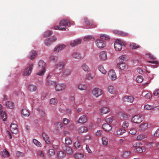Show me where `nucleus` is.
I'll list each match as a JSON object with an SVG mask.
<instances>
[{"mask_svg":"<svg viewBox=\"0 0 159 159\" xmlns=\"http://www.w3.org/2000/svg\"><path fill=\"white\" fill-rule=\"evenodd\" d=\"M110 37L106 34H101L99 39L96 41V44L99 48H103L106 46V43L103 40V39L108 40L110 39Z\"/></svg>","mask_w":159,"mask_h":159,"instance_id":"obj_1","label":"nucleus"},{"mask_svg":"<svg viewBox=\"0 0 159 159\" xmlns=\"http://www.w3.org/2000/svg\"><path fill=\"white\" fill-rule=\"evenodd\" d=\"M45 63L43 61L40 60L39 61L38 68V70L39 71L37 73V75H42L44 74L45 71Z\"/></svg>","mask_w":159,"mask_h":159,"instance_id":"obj_2","label":"nucleus"},{"mask_svg":"<svg viewBox=\"0 0 159 159\" xmlns=\"http://www.w3.org/2000/svg\"><path fill=\"white\" fill-rule=\"evenodd\" d=\"M92 95L96 98H98L103 94L102 90L98 88H95L92 91Z\"/></svg>","mask_w":159,"mask_h":159,"instance_id":"obj_3","label":"nucleus"},{"mask_svg":"<svg viewBox=\"0 0 159 159\" xmlns=\"http://www.w3.org/2000/svg\"><path fill=\"white\" fill-rule=\"evenodd\" d=\"M143 116L142 115H137L134 116L131 121L134 123L139 124L143 120Z\"/></svg>","mask_w":159,"mask_h":159,"instance_id":"obj_4","label":"nucleus"},{"mask_svg":"<svg viewBox=\"0 0 159 159\" xmlns=\"http://www.w3.org/2000/svg\"><path fill=\"white\" fill-rule=\"evenodd\" d=\"M34 65L32 63H30L26 67L23 71V75L25 76L29 75L31 73L32 70L33 68Z\"/></svg>","mask_w":159,"mask_h":159,"instance_id":"obj_5","label":"nucleus"},{"mask_svg":"<svg viewBox=\"0 0 159 159\" xmlns=\"http://www.w3.org/2000/svg\"><path fill=\"white\" fill-rule=\"evenodd\" d=\"M122 42L120 40H116L114 45L115 50L117 51H121L122 49Z\"/></svg>","mask_w":159,"mask_h":159,"instance_id":"obj_6","label":"nucleus"},{"mask_svg":"<svg viewBox=\"0 0 159 159\" xmlns=\"http://www.w3.org/2000/svg\"><path fill=\"white\" fill-rule=\"evenodd\" d=\"M84 21L86 25L89 26L90 28H93L96 27L97 25L94 24L92 21L89 20L86 18L84 19Z\"/></svg>","mask_w":159,"mask_h":159,"instance_id":"obj_7","label":"nucleus"},{"mask_svg":"<svg viewBox=\"0 0 159 159\" xmlns=\"http://www.w3.org/2000/svg\"><path fill=\"white\" fill-rule=\"evenodd\" d=\"M66 87L65 84H58L56 85L55 89L57 91H61L65 90Z\"/></svg>","mask_w":159,"mask_h":159,"instance_id":"obj_8","label":"nucleus"},{"mask_svg":"<svg viewBox=\"0 0 159 159\" xmlns=\"http://www.w3.org/2000/svg\"><path fill=\"white\" fill-rule=\"evenodd\" d=\"M56 40L57 39L56 37L52 36L45 40L44 41V43L46 46H49Z\"/></svg>","mask_w":159,"mask_h":159,"instance_id":"obj_9","label":"nucleus"},{"mask_svg":"<svg viewBox=\"0 0 159 159\" xmlns=\"http://www.w3.org/2000/svg\"><path fill=\"white\" fill-rule=\"evenodd\" d=\"M10 130L11 132L14 134H16L18 133L17 125L13 123H12L10 127Z\"/></svg>","mask_w":159,"mask_h":159,"instance_id":"obj_10","label":"nucleus"},{"mask_svg":"<svg viewBox=\"0 0 159 159\" xmlns=\"http://www.w3.org/2000/svg\"><path fill=\"white\" fill-rule=\"evenodd\" d=\"M70 23L68 20L63 19L61 20L60 22L59 26H70Z\"/></svg>","mask_w":159,"mask_h":159,"instance_id":"obj_11","label":"nucleus"},{"mask_svg":"<svg viewBox=\"0 0 159 159\" xmlns=\"http://www.w3.org/2000/svg\"><path fill=\"white\" fill-rule=\"evenodd\" d=\"M65 65V62L63 61H61L55 65V68L56 69L61 70L63 69Z\"/></svg>","mask_w":159,"mask_h":159,"instance_id":"obj_12","label":"nucleus"},{"mask_svg":"<svg viewBox=\"0 0 159 159\" xmlns=\"http://www.w3.org/2000/svg\"><path fill=\"white\" fill-rule=\"evenodd\" d=\"M0 115L3 121H5L7 119V115L5 111H2V106L0 104Z\"/></svg>","mask_w":159,"mask_h":159,"instance_id":"obj_13","label":"nucleus"},{"mask_svg":"<svg viewBox=\"0 0 159 159\" xmlns=\"http://www.w3.org/2000/svg\"><path fill=\"white\" fill-rule=\"evenodd\" d=\"M111 111L110 109L106 107H103L100 109V112L102 114L108 113Z\"/></svg>","mask_w":159,"mask_h":159,"instance_id":"obj_14","label":"nucleus"},{"mask_svg":"<svg viewBox=\"0 0 159 159\" xmlns=\"http://www.w3.org/2000/svg\"><path fill=\"white\" fill-rule=\"evenodd\" d=\"M63 150L69 154H71L73 153L72 149L69 146L64 145L62 147Z\"/></svg>","mask_w":159,"mask_h":159,"instance_id":"obj_15","label":"nucleus"},{"mask_svg":"<svg viewBox=\"0 0 159 159\" xmlns=\"http://www.w3.org/2000/svg\"><path fill=\"white\" fill-rule=\"evenodd\" d=\"M108 75L109 77L112 80H115L116 78V73L113 70H110L108 73Z\"/></svg>","mask_w":159,"mask_h":159,"instance_id":"obj_16","label":"nucleus"},{"mask_svg":"<svg viewBox=\"0 0 159 159\" xmlns=\"http://www.w3.org/2000/svg\"><path fill=\"white\" fill-rule=\"evenodd\" d=\"M123 100L124 102L132 103L134 100V98L132 96L126 95L123 97Z\"/></svg>","mask_w":159,"mask_h":159,"instance_id":"obj_17","label":"nucleus"},{"mask_svg":"<svg viewBox=\"0 0 159 159\" xmlns=\"http://www.w3.org/2000/svg\"><path fill=\"white\" fill-rule=\"evenodd\" d=\"M139 130L141 131H144L148 128V124L147 123H143L139 126Z\"/></svg>","mask_w":159,"mask_h":159,"instance_id":"obj_18","label":"nucleus"},{"mask_svg":"<svg viewBox=\"0 0 159 159\" xmlns=\"http://www.w3.org/2000/svg\"><path fill=\"white\" fill-rule=\"evenodd\" d=\"M99 57L100 60H105L107 58V52L105 51H102L99 54Z\"/></svg>","mask_w":159,"mask_h":159,"instance_id":"obj_19","label":"nucleus"},{"mask_svg":"<svg viewBox=\"0 0 159 159\" xmlns=\"http://www.w3.org/2000/svg\"><path fill=\"white\" fill-rule=\"evenodd\" d=\"M81 42V40L78 39L73 41H71L70 43V45L72 47H74L80 44Z\"/></svg>","mask_w":159,"mask_h":159,"instance_id":"obj_20","label":"nucleus"},{"mask_svg":"<svg viewBox=\"0 0 159 159\" xmlns=\"http://www.w3.org/2000/svg\"><path fill=\"white\" fill-rule=\"evenodd\" d=\"M87 121V118L84 115L81 116L79 118L78 122V123L81 124H84Z\"/></svg>","mask_w":159,"mask_h":159,"instance_id":"obj_21","label":"nucleus"},{"mask_svg":"<svg viewBox=\"0 0 159 159\" xmlns=\"http://www.w3.org/2000/svg\"><path fill=\"white\" fill-rule=\"evenodd\" d=\"M65 47V45L63 44L59 45L56 47L54 49V52H58L59 51L64 49Z\"/></svg>","mask_w":159,"mask_h":159,"instance_id":"obj_22","label":"nucleus"},{"mask_svg":"<svg viewBox=\"0 0 159 159\" xmlns=\"http://www.w3.org/2000/svg\"><path fill=\"white\" fill-rule=\"evenodd\" d=\"M114 33L116 34L122 36H127L129 35V34L127 33L118 30L114 31Z\"/></svg>","mask_w":159,"mask_h":159,"instance_id":"obj_23","label":"nucleus"},{"mask_svg":"<svg viewBox=\"0 0 159 159\" xmlns=\"http://www.w3.org/2000/svg\"><path fill=\"white\" fill-rule=\"evenodd\" d=\"M66 156V154L62 151H60L58 152L57 154V157L58 159H62Z\"/></svg>","mask_w":159,"mask_h":159,"instance_id":"obj_24","label":"nucleus"},{"mask_svg":"<svg viewBox=\"0 0 159 159\" xmlns=\"http://www.w3.org/2000/svg\"><path fill=\"white\" fill-rule=\"evenodd\" d=\"M72 57L75 59H80L81 58L80 54L77 52H73L71 55Z\"/></svg>","mask_w":159,"mask_h":159,"instance_id":"obj_25","label":"nucleus"},{"mask_svg":"<svg viewBox=\"0 0 159 159\" xmlns=\"http://www.w3.org/2000/svg\"><path fill=\"white\" fill-rule=\"evenodd\" d=\"M102 128L104 130L107 131H110L111 129V125L108 124H103L102 125Z\"/></svg>","mask_w":159,"mask_h":159,"instance_id":"obj_26","label":"nucleus"},{"mask_svg":"<svg viewBox=\"0 0 159 159\" xmlns=\"http://www.w3.org/2000/svg\"><path fill=\"white\" fill-rule=\"evenodd\" d=\"M43 139L45 140L46 143L47 144H49L50 142L48 136L45 133H43L42 135Z\"/></svg>","mask_w":159,"mask_h":159,"instance_id":"obj_27","label":"nucleus"},{"mask_svg":"<svg viewBox=\"0 0 159 159\" xmlns=\"http://www.w3.org/2000/svg\"><path fill=\"white\" fill-rule=\"evenodd\" d=\"M87 130L88 129L87 128L84 126L80 127L78 129V131L80 133L86 132Z\"/></svg>","mask_w":159,"mask_h":159,"instance_id":"obj_28","label":"nucleus"},{"mask_svg":"<svg viewBox=\"0 0 159 159\" xmlns=\"http://www.w3.org/2000/svg\"><path fill=\"white\" fill-rule=\"evenodd\" d=\"M22 114L25 116H28L30 114L29 111L25 108L23 109L21 111Z\"/></svg>","mask_w":159,"mask_h":159,"instance_id":"obj_29","label":"nucleus"},{"mask_svg":"<svg viewBox=\"0 0 159 159\" xmlns=\"http://www.w3.org/2000/svg\"><path fill=\"white\" fill-rule=\"evenodd\" d=\"M78 88L81 90H85L87 89V86L86 84L81 83L78 85Z\"/></svg>","mask_w":159,"mask_h":159,"instance_id":"obj_30","label":"nucleus"},{"mask_svg":"<svg viewBox=\"0 0 159 159\" xmlns=\"http://www.w3.org/2000/svg\"><path fill=\"white\" fill-rule=\"evenodd\" d=\"M71 72V70L69 69H66L64 70L63 72L64 76H67L70 75Z\"/></svg>","mask_w":159,"mask_h":159,"instance_id":"obj_31","label":"nucleus"},{"mask_svg":"<svg viewBox=\"0 0 159 159\" xmlns=\"http://www.w3.org/2000/svg\"><path fill=\"white\" fill-rule=\"evenodd\" d=\"M6 107L12 109L14 107V104L11 101H7L5 103Z\"/></svg>","mask_w":159,"mask_h":159,"instance_id":"obj_32","label":"nucleus"},{"mask_svg":"<svg viewBox=\"0 0 159 159\" xmlns=\"http://www.w3.org/2000/svg\"><path fill=\"white\" fill-rule=\"evenodd\" d=\"M37 53L36 51H32L30 53L29 58L32 60L37 56Z\"/></svg>","mask_w":159,"mask_h":159,"instance_id":"obj_33","label":"nucleus"},{"mask_svg":"<svg viewBox=\"0 0 159 159\" xmlns=\"http://www.w3.org/2000/svg\"><path fill=\"white\" fill-rule=\"evenodd\" d=\"M48 156L49 157H52L55 154V151L53 149H50L47 152Z\"/></svg>","mask_w":159,"mask_h":159,"instance_id":"obj_34","label":"nucleus"},{"mask_svg":"<svg viewBox=\"0 0 159 159\" xmlns=\"http://www.w3.org/2000/svg\"><path fill=\"white\" fill-rule=\"evenodd\" d=\"M1 155L4 157H8L9 156L10 154L9 152L6 150H4L2 151H1L0 152Z\"/></svg>","mask_w":159,"mask_h":159,"instance_id":"obj_35","label":"nucleus"},{"mask_svg":"<svg viewBox=\"0 0 159 159\" xmlns=\"http://www.w3.org/2000/svg\"><path fill=\"white\" fill-rule=\"evenodd\" d=\"M118 67L120 70H124L126 67V65L125 63L121 62L117 64Z\"/></svg>","mask_w":159,"mask_h":159,"instance_id":"obj_36","label":"nucleus"},{"mask_svg":"<svg viewBox=\"0 0 159 159\" xmlns=\"http://www.w3.org/2000/svg\"><path fill=\"white\" fill-rule=\"evenodd\" d=\"M82 68L84 71L87 72H88L90 70L89 67L85 64H84L82 65Z\"/></svg>","mask_w":159,"mask_h":159,"instance_id":"obj_37","label":"nucleus"},{"mask_svg":"<svg viewBox=\"0 0 159 159\" xmlns=\"http://www.w3.org/2000/svg\"><path fill=\"white\" fill-rule=\"evenodd\" d=\"M108 92L114 94L116 93V91L113 86L111 85L109 86L108 88Z\"/></svg>","mask_w":159,"mask_h":159,"instance_id":"obj_38","label":"nucleus"},{"mask_svg":"<svg viewBox=\"0 0 159 159\" xmlns=\"http://www.w3.org/2000/svg\"><path fill=\"white\" fill-rule=\"evenodd\" d=\"M28 90L31 92H34L36 91L37 89L36 86L33 84H30L28 87Z\"/></svg>","mask_w":159,"mask_h":159,"instance_id":"obj_39","label":"nucleus"},{"mask_svg":"<svg viewBox=\"0 0 159 159\" xmlns=\"http://www.w3.org/2000/svg\"><path fill=\"white\" fill-rule=\"evenodd\" d=\"M135 149L137 152L139 153L144 152L146 150V149L144 147L139 146L136 148Z\"/></svg>","mask_w":159,"mask_h":159,"instance_id":"obj_40","label":"nucleus"},{"mask_svg":"<svg viewBox=\"0 0 159 159\" xmlns=\"http://www.w3.org/2000/svg\"><path fill=\"white\" fill-rule=\"evenodd\" d=\"M147 137L146 135L141 134L138 135L136 139L138 140H141L147 138Z\"/></svg>","mask_w":159,"mask_h":159,"instance_id":"obj_41","label":"nucleus"},{"mask_svg":"<svg viewBox=\"0 0 159 159\" xmlns=\"http://www.w3.org/2000/svg\"><path fill=\"white\" fill-rule=\"evenodd\" d=\"M99 70L103 74H106L107 73L106 70L105 69L102 65L98 67Z\"/></svg>","mask_w":159,"mask_h":159,"instance_id":"obj_42","label":"nucleus"},{"mask_svg":"<svg viewBox=\"0 0 159 159\" xmlns=\"http://www.w3.org/2000/svg\"><path fill=\"white\" fill-rule=\"evenodd\" d=\"M126 130L123 129H119L117 130L116 133L118 135H121L125 132Z\"/></svg>","mask_w":159,"mask_h":159,"instance_id":"obj_43","label":"nucleus"},{"mask_svg":"<svg viewBox=\"0 0 159 159\" xmlns=\"http://www.w3.org/2000/svg\"><path fill=\"white\" fill-rule=\"evenodd\" d=\"M102 144L105 146L107 145L108 142V139L105 137H102Z\"/></svg>","mask_w":159,"mask_h":159,"instance_id":"obj_44","label":"nucleus"},{"mask_svg":"<svg viewBox=\"0 0 159 159\" xmlns=\"http://www.w3.org/2000/svg\"><path fill=\"white\" fill-rule=\"evenodd\" d=\"M129 46L130 48L132 49H135L140 47L139 45H137L134 43H131L130 44Z\"/></svg>","mask_w":159,"mask_h":159,"instance_id":"obj_45","label":"nucleus"},{"mask_svg":"<svg viewBox=\"0 0 159 159\" xmlns=\"http://www.w3.org/2000/svg\"><path fill=\"white\" fill-rule=\"evenodd\" d=\"M65 144L66 145H70L72 143V141L70 138L69 137H66L65 138Z\"/></svg>","mask_w":159,"mask_h":159,"instance_id":"obj_46","label":"nucleus"},{"mask_svg":"<svg viewBox=\"0 0 159 159\" xmlns=\"http://www.w3.org/2000/svg\"><path fill=\"white\" fill-rule=\"evenodd\" d=\"M74 157L75 158L77 159H80L83 158L84 157V155L82 153H77L75 155Z\"/></svg>","mask_w":159,"mask_h":159,"instance_id":"obj_47","label":"nucleus"},{"mask_svg":"<svg viewBox=\"0 0 159 159\" xmlns=\"http://www.w3.org/2000/svg\"><path fill=\"white\" fill-rule=\"evenodd\" d=\"M114 120V117L113 116H112L107 118L106 120V121L107 123L111 124Z\"/></svg>","mask_w":159,"mask_h":159,"instance_id":"obj_48","label":"nucleus"},{"mask_svg":"<svg viewBox=\"0 0 159 159\" xmlns=\"http://www.w3.org/2000/svg\"><path fill=\"white\" fill-rule=\"evenodd\" d=\"M33 141L34 144L37 147H40L41 146V144L37 140L34 139Z\"/></svg>","mask_w":159,"mask_h":159,"instance_id":"obj_49","label":"nucleus"},{"mask_svg":"<svg viewBox=\"0 0 159 159\" xmlns=\"http://www.w3.org/2000/svg\"><path fill=\"white\" fill-rule=\"evenodd\" d=\"M153 107L152 106L147 104L145 105L144 107V109L146 110H149L152 109Z\"/></svg>","mask_w":159,"mask_h":159,"instance_id":"obj_50","label":"nucleus"},{"mask_svg":"<svg viewBox=\"0 0 159 159\" xmlns=\"http://www.w3.org/2000/svg\"><path fill=\"white\" fill-rule=\"evenodd\" d=\"M136 80L138 83H141L143 80V78L142 76H138L136 78Z\"/></svg>","mask_w":159,"mask_h":159,"instance_id":"obj_51","label":"nucleus"},{"mask_svg":"<svg viewBox=\"0 0 159 159\" xmlns=\"http://www.w3.org/2000/svg\"><path fill=\"white\" fill-rule=\"evenodd\" d=\"M137 133V130L135 128H131L129 131V133L131 135L135 134Z\"/></svg>","mask_w":159,"mask_h":159,"instance_id":"obj_52","label":"nucleus"},{"mask_svg":"<svg viewBox=\"0 0 159 159\" xmlns=\"http://www.w3.org/2000/svg\"><path fill=\"white\" fill-rule=\"evenodd\" d=\"M61 26H54L53 27V28L55 30H65L66 29V27H61Z\"/></svg>","mask_w":159,"mask_h":159,"instance_id":"obj_53","label":"nucleus"},{"mask_svg":"<svg viewBox=\"0 0 159 159\" xmlns=\"http://www.w3.org/2000/svg\"><path fill=\"white\" fill-rule=\"evenodd\" d=\"M93 78V77L92 76L90 73H88L86 75V79L88 80H92Z\"/></svg>","mask_w":159,"mask_h":159,"instance_id":"obj_54","label":"nucleus"},{"mask_svg":"<svg viewBox=\"0 0 159 159\" xmlns=\"http://www.w3.org/2000/svg\"><path fill=\"white\" fill-rule=\"evenodd\" d=\"M119 61L121 62H123V61L126 60L127 57L125 55H122L120 56L119 57Z\"/></svg>","mask_w":159,"mask_h":159,"instance_id":"obj_55","label":"nucleus"},{"mask_svg":"<svg viewBox=\"0 0 159 159\" xmlns=\"http://www.w3.org/2000/svg\"><path fill=\"white\" fill-rule=\"evenodd\" d=\"M50 102L51 104L55 105L57 102V100L55 98H53L50 99Z\"/></svg>","mask_w":159,"mask_h":159,"instance_id":"obj_56","label":"nucleus"},{"mask_svg":"<svg viewBox=\"0 0 159 159\" xmlns=\"http://www.w3.org/2000/svg\"><path fill=\"white\" fill-rule=\"evenodd\" d=\"M94 39L91 36H88L85 37L84 38V41H89L91 39L92 40H94Z\"/></svg>","mask_w":159,"mask_h":159,"instance_id":"obj_57","label":"nucleus"},{"mask_svg":"<svg viewBox=\"0 0 159 159\" xmlns=\"http://www.w3.org/2000/svg\"><path fill=\"white\" fill-rule=\"evenodd\" d=\"M130 154V152L129 151H126L124 152L122 156L124 157H127L129 156Z\"/></svg>","mask_w":159,"mask_h":159,"instance_id":"obj_58","label":"nucleus"},{"mask_svg":"<svg viewBox=\"0 0 159 159\" xmlns=\"http://www.w3.org/2000/svg\"><path fill=\"white\" fill-rule=\"evenodd\" d=\"M52 32L51 31H47L44 33V36L45 37L49 36L52 34Z\"/></svg>","mask_w":159,"mask_h":159,"instance_id":"obj_59","label":"nucleus"},{"mask_svg":"<svg viewBox=\"0 0 159 159\" xmlns=\"http://www.w3.org/2000/svg\"><path fill=\"white\" fill-rule=\"evenodd\" d=\"M129 124L128 122L124 121L122 124V127L124 129L126 128L129 126Z\"/></svg>","mask_w":159,"mask_h":159,"instance_id":"obj_60","label":"nucleus"},{"mask_svg":"<svg viewBox=\"0 0 159 159\" xmlns=\"http://www.w3.org/2000/svg\"><path fill=\"white\" fill-rule=\"evenodd\" d=\"M74 146L76 148H79L80 146V144L79 141L75 142L74 143Z\"/></svg>","mask_w":159,"mask_h":159,"instance_id":"obj_61","label":"nucleus"},{"mask_svg":"<svg viewBox=\"0 0 159 159\" xmlns=\"http://www.w3.org/2000/svg\"><path fill=\"white\" fill-rule=\"evenodd\" d=\"M16 154L18 157H23L24 156V153L18 151L16 152Z\"/></svg>","mask_w":159,"mask_h":159,"instance_id":"obj_62","label":"nucleus"},{"mask_svg":"<svg viewBox=\"0 0 159 159\" xmlns=\"http://www.w3.org/2000/svg\"><path fill=\"white\" fill-rule=\"evenodd\" d=\"M38 154L39 156L42 157H43L44 156V154L42 151L39 150L38 152Z\"/></svg>","mask_w":159,"mask_h":159,"instance_id":"obj_63","label":"nucleus"},{"mask_svg":"<svg viewBox=\"0 0 159 159\" xmlns=\"http://www.w3.org/2000/svg\"><path fill=\"white\" fill-rule=\"evenodd\" d=\"M159 135V128L155 131L154 134V136L155 137H157Z\"/></svg>","mask_w":159,"mask_h":159,"instance_id":"obj_64","label":"nucleus"}]
</instances>
